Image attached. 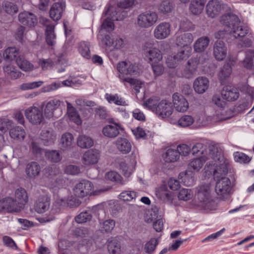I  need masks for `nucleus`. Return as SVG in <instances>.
Wrapping results in <instances>:
<instances>
[{
    "label": "nucleus",
    "instance_id": "f257e3e1",
    "mask_svg": "<svg viewBox=\"0 0 254 254\" xmlns=\"http://www.w3.org/2000/svg\"><path fill=\"white\" fill-rule=\"evenodd\" d=\"M221 22L227 25L229 34L235 38L243 37L248 33L247 26L244 25L236 15H224L221 17Z\"/></svg>",
    "mask_w": 254,
    "mask_h": 254
},
{
    "label": "nucleus",
    "instance_id": "f03ea898",
    "mask_svg": "<svg viewBox=\"0 0 254 254\" xmlns=\"http://www.w3.org/2000/svg\"><path fill=\"white\" fill-rule=\"evenodd\" d=\"M212 159L214 161H221L223 159V153L220 148L214 146H209V153L207 157L204 155L199 158L193 159L189 163V168H192L194 171H198L203 166V164L207 159Z\"/></svg>",
    "mask_w": 254,
    "mask_h": 254
},
{
    "label": "nucleus",
    "instance_id": "7ed1b4c3",
    "mask_svg": "<svg viewBox=\"0 0 254 254\" xmlns=\"http://www.w3.org/2000/svg\"><path fill=\"white\" fill-rule=\"evenodd\" d=\"M113 10L114 7L110 6L106 11L105 15L109 14L110 16L103 21L101 25V33L104 31L108 32L112 31L114 29V21L122 20L127 16V13L126 11H123L122 14H119V12L115 13Z\"/></svg>",
    "mask_w": 254,
    "mask_h": 254
},
{
    "label": "nucleus",
    "instance_id": "20e7f679",
    "mask_svg": "<svg viewBox=\"0 0 254 254\" xmlns=\"http://www.w3.org/2000/svg\"><path fill=\"white\" fill-rule=\"evenodd\" d=\"M117 67L120 73L119 77L123 82H126L124 80V78H126L124 75L135 76L139 73V68L138 65L130 61L121 62L118 64Z\"/></svg>",
    "mask_w": 254,
    "mask_h": 254
},
{
    "label": "nucleus",
    "instance_id": "39448f33",
    "mask_svg": "<svg viewBox=\"0 0 254 254\" xmlns=\"http://www.w3.org/2000/svg\"><path fill=\"white\" fill-rule=\"evenodd\" d=\"M73 193L77 197H84L88 195H97L98 192L94 191V185L92 182L82 180L74 186Z\"/></svg>",
    "mask_w": 254,
    "mask_h": 254
},
{
    "label": "nucleus",
    "instance_id": "423d86ee",
    "mask_svg": "<svg viewBox=\"0 0 254 254\" xmlns=\"http://www.w3.org/2000/svg\"><path fill=\"white\" fill-rule=\"evenodd\" d=\"M158 18L156 12L146 11L138 15L136 25L141 28H148L153 26L157 22Z\"/></svg>",
    "mask_w": 254,
    "mask_h": 254
},
{
    "label": "nucleus",
    "instance_id": "0eeeda50",
    "mask_svg": "<svg viewBox=\"0 0 254 254\" xmlns=\"http://www.w3.org/2000/svg\"><path fill=\"white\" fill-rule=\"evenodd\" d=\"M25 115L32 124H40L43 120V112L36 107H30L25 111Z\"/></svg>",
    "mask_w": 254,
    "mask_h": 254
},
{
    "label": "nucleus",
    "instance_id": "6e6552de",
    "mask_svg": "<svg viewBox=\"0 0 254 254\" xmlns=\"http://www.w3.org/2000/svg\"><path fill=\"white\" fill-rule=\"evenodd\" d=\"M216 180L215 191L220 196L223 198L227 195L231 190V181L230 179L225 177H222L220 179Z\"/></svg>",
    "mask_w": 254,
    "mask_h": 254
},
{
    "label": "nucleus",
    "instance_id": "1a4fd4ad",
    "mask_svg": "<svg viewBox=\"0 0 254 254\" xmlns=\"http://www.w3.org/2000/svg\"><path fill=\"white\" fill-rule=\"evenodd\" d=\"M171 30L170 24L168 22H162L155 28L153 35L156 39L163 40L169 37Z\"/></svg>",
    "mask_w": 254,
    "mask_h": 254
},
{
    "label": "nucleus",
    "instance_id": "9d476101",
    "mask_svg": "<svg viewBox=\"0 0 254 254\" xmlns=\"http://www.w3.org/2000/svg\"><path fill=\"white\" fill-rule=\"evenodd\" d=\"M100 157V152L96 149L86 151L83 155L82 161L85 165H94L98 163Z\"/></svg>",
    "mask_w": 254,
    "mask_h": 254
},
{
    "label": "nucleus",
    "instance_id": "9b49d317",
    "mask_svg": "<svg viewBox=\"0 0 254 254\" xmlns=\"http://www.w3.org/2000/svg\"><path fill=\"white\" fill-rule=\"evenodd\" d=\"M18 20L23 25L29 27H34L38 22L36 16L28 11H23L18 14Z\"/></svg>",
    "mask_w": 254,
    "mask_h": 254
},
{
    "label": "nucleus",
    "instance_id": "f8f14e48",
    "mask_svg": "<svg viewBox=\"0 0 254 254\" xmlns=\"http://www.w3.org/2000/svg\"><path fill=\"white\" fill-rule=\"evenodd\" d=\"M145 59L150 64L161 62L163 56L161 52L157 48H152L144 50Z\"/></svg>",
    "mask_w": 254,
    "mask_h": 254
},
{
    "label": "nucleus",
    "instance_id": "ddd939ff",
    "mask_svg": "<svg viewBox=\"0 0 254 254\" xmlns=\"http://www.w3.org/2000/svg\"><path fill=\"white\" fill-rule=\"evenodd\" d=\"M198 64L199 61L197 59H190L183 70V76L187 78L193 77L196 74Z\"/></svg>",
    "mask_w": 254,
    "mask_h": 254
},
{
    "label": "nucleus",
    "instance_id": "4468645a",
    "mask_svg": "<svg viewBox=\"0 0 254 254\" xmlns=\"http://www.w3.org/2000/svg\"><path fill=\"white\" fill-rule=\"evenodd\" d=\"M193 40L192 34L182 31L176 34V44L178 46L186 48L191 47L190 44Z\"/></svg>",
    "mask_w": 254,
    "mask_h": 254
},
{
    "label": "nucleus",
    "instance_id": "2eb2a0df",
    "mask_svg": "<svg viewBox=\"0 0 254 254\" xmlns=\"http://www.w3.org/2000/svg\"><path fill=\"white\" fill-rule=\"evenodd\" d=\"M173 106L169 101L163 100L159 102L156 113L162 118L169 117L173 113Z\"/></svg>",
    "mask_w": 254,
    "mask_h": 254
},
{
    "label": "nucleus",
    "instance_id": "dca6fc26",
    "mask_svg": "<svg viewBox=\"0 0 254 254\" xmlns=\"http://www.w3.org/2000/svg\"><path fill=\"white\" fill-rule=\"evenodd\" d=\"M223 159H224V157L223 156ZM223 159L221 160V161H218L220 163L223 161ZM216 162L213 160L209 162V165L214 166L216 165V168H215L213 172V177L215 180L220 179L222 178V177H225V175L227 174L228 171V169L227 167V164L224 162L222 163H220V164H216Z\"/></svg>",
    "mask_w": 254,
    "mask_h": 254
},
{
    "label": "nucleus",
    "instance_id": "f3484780",
    "mask_svg": "<svg viewBox=\"0 0 254 254\" xmlns=\"http://www.w3.org/2000/svg\"><path fill=\"white\" fill-rule=\"evenodd\" d=\"M156 195L160 200L169 203L173 202L174 197V193L169 191L165 185H161L156 189Z\"/></svg>",
    "mask_w": 254,
    "mask_h": 254
},
{
    "label": "nucleus",
    "instance_id": "a211bd4d",
    "mask_svg": "<svg viewBox=\"0 0 254 254\" xmlns=\"http://www.w3.org/2000/svg\"><path fill=\"white\" fill-rule=\"evenodd\" d=\"M209 184L202 185L199 187L197 192V198L200 202H203L207 206L211 202Z\"/></svg>",
    "mask_w": 254,
    "mask_h": 254
},
{
    "label": "nucleus",
    "instance_id": "6ab92c4d",
    "mask_svg": "<svg viewBox=\"0 0 254 254\" xmlns=\"http://www.w3.org/2000/svg\"><path fill=\"white\" fill-rule=\"evenodd\" d=\"M173 101L174 108L178 112H185L188 110L189 103L182 95L178 93H174L173 95Z\"/></svg>",
    "mask_w": 254,
    "mask_h": 254
},
{
    "label": "nucleus",
    "instance_id": "aec40b11",
    "mask_svg": "<svg viewBox=\"0 0 254 254\" xmlns=\"http://www.w3.org/2000/svg\"><path fill=\"white\" fill-rule=\"evenodd\" d=\"M50 198L46 195H40L34 203V209L38 213L46 212L50 207Z\"/></svg>",
    "mask_w": 254,
    "mask_h": 254
},
{
    "label": "nucleus",
    "instance_id": "412c9836",
    "mask_svg": "<svg viewBox=\"0 0 254 254\" xmlns=\"http://www.w3.org/2000/svg\"><path fill=\"white\" fill-rule=\"evenodd\" d=\"M123 129L121 125L113 123L104 127L102 129V133L107 137L114 138L119 134L120 130Z\"/></svg>",
    "mask_w": 254,
    "mask_h": 254
},
{
    "label": "nucleus",
    "instance_id": "4be33fe9",
    "mask_svg": "<svg viewBox=\"0 0 254 254\" xmlns=\"http://www.w3.org/2000/svg\"><path fill=\"white\" fill-rule=\"evenodd\" d=\"M223 98L227 101H234L239 97V92L236 88L232 86L224 87L221 91Z\"/></svg>",
    "mask_w": 254,
    "mask_h": 254
},
{
    "label": "nucleus",
    "instance_id": "5701e85b",
    "mask_svg": "<svg viewBox=\"0 0 254 254\" xmlns=\"http://www.w3.org/2000/svg\"><path fill=\"white\" fill-rule=\"evenodd\" d=\"M102 42L106 46H113L114 48L119 49L122 47L124 40L118 36L114 37L113 35L107 34L102 38Z\"/></svg>",
    "mask_w": 254,
    "mask_h": 254
},
{
    "label": "nucleus",
    "instance_id": "b1692460",
    "mask_svg": "<svg viewBox=\"0 0 254 254\" xmlns=\"http://www.w3.org/2000/svg\"><path fill=\"white\" fill-rule=\"evenodd\" d=\"M65 7L64 1L55 3L52 6L50 11V16L55 21L59 20Z\"/></svg>",
    "mask_w": 254,
    "mask_h": 254
},
{
    "label": "nucleus",
    "instance_id": "393cba45",
    "mask_svg": "<svg viewBox=\"0 0 254 254\" xmlns=\"http://www.w3.org/2000/svg\"><path fill=\"white\" fill-rule=\"evenodd\" d=\"M227 48L225 43L221 40L217 41L214 45L213 55L218 61L223 60L226 56Z\"/></svg>",
    "mask_w": 254,
    "mask_h": 254
},
{
    "label": "nucleus",
    "instance_id": "a878e982",
    "mask_svg": "<svg viewBox=\"0 0 254 254\" xmlns=\"http://www.w3.org/2000/svg\"><path fill=\"white\" fill-rule=\"evenodd\" d=\"M41 167L38 163L33 161L28 163L25 168V173L27 178L30 179L36 178L41 172Z\"/></svg>",
    "mask_w": 254,
    "mask_h": 254
},
{
    "label": "nucleus",
    "instance_id": "bb28decb",
    "mask_svg": "<svg viewBox=\"0 0 254 254\" xmlns=\"http://www.w3.org/2000/svg\"><path fill=\"white\" fill-rule=\"evenodd\" d=\"M61 103V101L57 99L48 101L45 104L44 109L45 116L48 118L55 116L54 112L59 108Z\"/></svg>",
    "mask_w": 254,
    "mask_h": 254
},
{
    "label": "nucleus",
    "instance_id": "cd10ccee",
    "mask_svg": "<svg viewBox=\"0 0 254 254\" xmlns=\"http://www.w3.org/2000/svg\"><path fill=\"white\" fill-rule=\"evenodd\" d=\"M209 85V82L206 77L199 76L194 80L193 86L196 93L203 94L207 90Z\"/></svg>",
    "mask_w": 254,
    "mask_h": 254
},
{
    "label": "nucleus",
    "instance_id": "c85d7f7f",
    "mask_svg": "<svg viewBox=\"0 0 254 254\" xmlns=\"http://www.w3.org/2000/svg\"><path fill=\"white\" fill-rule=\"evenodd\" d=\"M0 207H1L2 209H5L8 211H18L23 206H20L15 199L7 197L2 201H0Z\"/></svg>",
    "mask_w": 254,
    "mask_h": 254
},
{
    "label": "nucleus",
    "instance_id": "c756f323",
    "mask_svg": "<svg viewBox=\"0 0 254 254\" xmlns=\"http://www.w3.org/2000/svg\"><path fill=\"white\" fill-rule=\"evenodd\" d=\"M221 9V4L218 0H209L206 6L207 14L212 18L218 15Z\"/></svg>",
    "mask_w": 254,
    "mask_h": 254
},
{
    "label": "nucleus",
    "instance_id": "7c9ffc66",
    "mask_svg": "<svg viewBox=\"0 0 254 254\" xmlns=\"http://www.w3.org/2000/svg\"><path fill=\"white\" fill-rule=\"evenodd\" d=\"M117 149L123 154L128 153L131 149V144L129 140L124 137H120L116 141Z\"/></svg>",
    "mask_w": 254,
    "mask_h": 254
},
{
    "label": "nucleus",
    "instance_id": "2f4dec72",
    "mask_svg": "<svg viewBox=\"0 0 254 254\" xmlns=\"http://www.w3.org/2000/svg\"><path fill=\"white\" fill-rule=\"evenodd\" d=\"M206 0H192L190 4V10L194 15H198L202 11Z\"/></svg>",
    "mask_w": 254,
    "mask_h": 254
},
{
    "label": "nucleus",
    "instance_id": "473e14b6",
    "mask_svg": "<svg viewBox=\"0 0 254 254\" xmlns=\"http://www.w3.org/2000/svg\"><path fill=\"white\" fill-rule=\"evenodd\" d=\"M73 143V136L72 134L67 132L62 135L60 139V144L63 149H70Z\"/></svg>",
    "mask_w": 254,
    "mask_h": 254
},
{
    "label": "nucleus",
    "instance_id": "72a5a7b5",
    "mask_svg": "<svg viewBox=\"0 0 254 254\" xmlns=\"http://www.w3.org/2000/svg\"><path fill=\"white\" fill-rule=\"evenodd\" d=\"M179 178L181 179L185 186H191L194 184V174L191 171H186V172H181L179 175Z\"/></svg>",
    "mask_w": 254,
    "mask_h": 254
},
{
    "label": "nucleus",
    "instance_id": "f704fd0d",
    "mask_svg": "<svg viewBox=\"0 0 254 254\" xmlns=\"http://www.w3.org/2000/svg\"><path fill=\"white\" fill-rule=\"evenodd\" d=\"M105 98L110 103H114L117 105L123 106H127L128 105L123 98L120 97L117 94L113 95L106 93Z\"/></svg>",
    "mask_w": 254,
    "mask_h": 254
},
{
    "label": "nucleus",
    "instance_id": "c9c22d12",
    "mask_svg": "<svg viewBox=\"0 0 254 254\" xmlns=\"http://www.w3.org/2000/svg\"><path fill=\"white\" fill-rule=\"evenodd\" d=\"M41 136L43 143L46 146L53 144L56 138V135L53 130H43Z\"/></svg>",
    "mask_w": 254,
    "mask_h": 254
},
{
    "label": "nucleus",
    "instance_id": "e433bc0d",
    "mask_svg": "<svg viewBox=\"0 0 254 254\" xmlns=\"http://www.w3.org/2000/svg\"><path fill=\"white\" fill-rule=\"evenodd\" d=\"M67 113L71 121L78 125L81 123V120L76 110L68 102H67Z\"/></svg>",
    "mask_w": 254,
    "mask_h": 254
},
{
    "label": "nucleus",
    "instance_id": "4c0bfd02",
    "mask_svg": "<svg viewBox=\"0 0 254 254\" xmlns=\"http://www.w3.org/2000/svg\"><path fill=\"white\" fill-rule=\"evenodd\" d=\"M15 197V199L19 203L20 206H23L28 200V197L26 191L25 189L21 188L16 190Z\"/></svg>",
    "mask_w": 254,
    "mask_h": 254
},
{
    "label": "nucleus",
    "instance_id": "58836bf2",
    "mask_svg": "<svg viewBox=\"0 0 254 254\" xmlns=\"http://www.w3.org/2000/svg\"><path fill=\"white\" fill-rule=\"evenodd\" d=\"M108 249L110 254H120L121 244L116 238H111L108 240Z\"/></svg>",
    "mask_w": 254,
    "mask_h": 254
},
{
    "label": "nucleus",
    "instance_id": "ea45409f",
    "mask_svg": "<svg viewBox=\"0 0 254 254\" xmlns=\"http://www.w3.org/2000/svg\"><path fill=\"white\" fill-rule=\"evenodd\" d=\"M209 39L207 37H202L198 39L194 44V50L200 53L203 51L208 46Z\"/></svg>",
    "mask_w": 254,
    "mask_h": 254
},
{
    "label": "nucleus",
    "instance_id": "a19ab883",
    "mask_svg": "<svg viewBox=\"0 0 254 254\" xmlns=\"http://www.w3.org/2000/svg\"><path fill=\"white\" fill-rule=\"evenodd\" d=\"M10 136L17 140H23L25 136V132L22 127H16L11 128L9 131Z\"/></svg>",
    "mask_w": 254,
    "mask_h": 254
},
{
    "label": "nucleus",
    "instance_id": "79ce46f5",
    "mask_svg": "<svg viewBox=\"0 0 254 254\" xmlns=\"http://www.w3.org/2000/svg\"><path fill=\"white\" fill-rule=\"evenodd\" d=\"M78 51L83 58L86 59H89L91 58L90 44L88 42H80L78 46Z\"/></svg>",
    "mask_w": 254,
    "mask_h": 254
},
{
    "label": "nucleus",
    "instance_id": "37998d69",
    "mask_svg": "<svg viewBox=\"0 0 254 254\" xmlns=\"http://www.w3.org/2000/svg\"><path fill=\"white\" fill-rule=\"evenodd\" d=\"M54 27V25H49L46 27L45 31L46 40L47 44L49 46H53L56 43Z\"/></svg>",
    "mask_w": 254,
    "mask_h": 254
},
{
    "label": "nucleus",
    "instance_id": "c03bdc74",
    "mask_svg": "<svg viewBox=\"0 0 254 254\" xmlns=\"http://www.w3.org/2000/svg\"><path fill=\"white\" fill-rule=\"evenodd\" d=\"M164 158L167 162H174L179 159L180 154L177 149L169 148L164 155Z\"/></svg>",
    "mask_w": 254,
    "mask_h": 254
},
{
    "label": "nucleus",
    "instance_id": "a18cd8bd",
    "mask_svg": "<svg viewBox=\"0 0 254 254\" xmlns=\"http://www.w3.org/2000/svg\"><path fill=\"white\" fill-rule=\"evenodd\" d=\"M77 144L78 146L82 148H90L93 145V140L88 136L81 135L78 138Z\"/></svg>",
    "mask_w": 254,
    "mask_h": 254
},
{
    "label": "nucleus",
    "instance_id": "49530a36",
    "mask_svg": "<svg viewBox=\"0 0 254 254\" xmlns=\"http://www.w3.org/2000/svg\"><path fill=\"white\" fill-rule=\"evenodd\" d=\"M174 8V4L172 0H164L160 4L158 10L163 14H168L172 12Z\"/></svg>",
    "mask_w": 254,
    "mask_h": 254
},
{
    "label": "nucleus",
    "instance_id": "de8ad7c7",
    "mask_svg": "<svg viewBox=\"0 0 254 254\" xmlns=\"http://www.w3.org/2000/svg\"><path fill=\"white\" fill-rule=\"evenodd\" d=\"M191 51V47H187L186 48L181 47V49L175 56L176 58L180 62H181L182 61L187 60L190 57Z\"/></svg>",
    "mask_w": 254,
    "mask_h": 254
},
{
    "label": "nucleus",
    "instance_id": "09e8293b",
    "mask_svg": "<svg viewBox=\"0 0 254 254\" xmlns=\"http://www.w3.org/2000/svg\"><path fill=\"white\" fill-rule=\"evenodd\" d=\"M15 61L17 65L23 71H28L33 68V64L26 60L23 57L18 56Z\"/></svg>",
    "mask_w": 254,
    "mask_h": 254
},
{
    "label": "nucleus",
    "instance_id": "8fccbe9b",
    "mask_svg": "<svg viewBox=\"0 0 254 254\" xmlns=\"http://www.w3.org/2000/svg\"><path fill=\"white\" fill-rule=\"evenodd\" d=\"M135 0H121L118 3V7L116 10L114 11L115 13L119 12V14H122L123 11H126L125 9L131 7L134 3ZM127 13L128 12L126 10Z\"/></svg>",
    "mask_w": 254,
    "mask_h": 254
},
{
    "label": "nucleus",
    "instance_id": "3c124183",
    "mask_svg": "<svg viewBox=\"0 0 254 254\" xmlns=\"http://www.w3.org/2000/svg\"><path fill=\"white\" fill-rule=\"evenodd\" d=\"M18 55V51L15 47H8L4 50L3 53L4 60L7 61L16 60Z\"/></svg>",
    "mask_w": 254,
    "mask_h": 254
},
{
    "label": "nucleus",
    "instance_id": "603ef678",
    "mask_svg": "<svg viewBox=\"0 0 254 254\" xmlns=\"http://www.w3.org/2000/svg\"><path fill=\"white\" fill-rule=\"evenodd\" d=\"M191 151L193 155L197 156L202 155V156L204 155L207 157L208 155V154H207L206 145L201 143H197L194 144L192 147Z\"/></svg>",
    "mask_w": 254,
    "mask_h": 254
},
{
    "label": "nucleus",
    "instance_id": "864d4df0",
    "mask_svg": "<svg viewBox=\"0 0 254 254\" xmlns=\"http://www.w3.org/2000/svg\"><path fill=\"white\" fill-rule=\"evenodd\" d=\"M46 158L50 161L57 163L62 160V157L59 151L49 150L45 152Z\"/></svg>",
    "mask_w": 254,
    "mask_h": 254
},
{
    "label": "nucleus",
    "instance_id": "5fc2aeb1",
    "mask_svg": "<svg viewBox=\"0 0 254 254\" xmlns=\"http://www.w3.org/2000/svg\"><path fill=\"white\" fill-rule=\"evenodd\" d=\"M115 226V221L113 219H108L100 223L101 230L106 233H111Z\"/></svg>",
    "mask_w": 254,
    "mask_h": 254
},
{
    "label": "nucleus",
    "instance_id": "6e6d98bb",
    "mask_svg": "<svg viewBox=\"0 0 254 254\" xmlns=\"http://www.w3.org/2000/svg\"><path fill=\"white\" fill-rule=\"evenodd\" d=\"M158 244V241L156 238H151L144 245V250L147 254H152Z\"/></svg>",
    "mask_w": 254,
    "mask_h": 254
},
{
    "label": "nucleus",
    "instance_id": "4d7b16f0",
    "mask_svg": "<svg viewBox=\"0 0 254 254\" xmlns=\"http://www.w3.org/2000/svg\"><path fill=\"white\" fill-rule=\"evenodd\" d=\"M159 103L158 98L155 97L148 99L143 103V105L149 110H151L153 112H155L156 113Z\"/></svg>",
    "mask_w": 254,
    "mask_h": 254
},
{
    "label": "nucleus",
    "instance_id": "13d9d810",
    "mask_svg": "<svg viewBox=\"0 0 254 254\" xmlns=\"http://www.w3.org/2000/svg\"><path fill=\"white\" fill-rule=\"evenodd\" d=\"M194 122V120L191 116L184 115L178 120V124L180 126L185 127L191 126Z\"/></svg>",
    "mask_w": 254,
    "mask_h": 254
},
{
    "label": "nucleus",
    "instance_id": "bf43d9fd",
    "mask_svg": "<svg viewBox=\"0 0 254 254\" xmlns=\"http://www.w3.org/2000/svg\"><path fill=\"white\" fill-rule=\"evenodd\" d=\"M151 66L155 76H160L164 73L165 68L162 61L152 64Z\"/></svg>",
    "mask_w": 254,
    "mask_h": 254
},
{
    "label": "nucleus",
    "instance_id": "052dcab7",
    "mask_svg": "<svg viewBox=\"0 0 254 254\" xmlns=\"http://www.w3.org/2000/svg\"><path fill=\"white\" fill-rule=\"evenodd\" d=\"M232 73V67L228 64H224L219 73V77L221 81L229 77Z\"/></svg>",
    "mask_w": 254,
    "mask_h": 254
},
{
    "label": "nucleus",
    "instance_id": "680f3d73",
    "mask_svg": "<svg viewBox=\"0 0 254 254\" xmlns=\"http://www.w3.org/2000/svg\"><path fill=\"white\" fill-rule=\"evenodd\" d=\"M92 218V215L88 211H85L80 213L75 218V221L78 223H82L89 221Z\"/></svg>",
    "mask_w": 254,
    "mask_h": 254
},
{
    "label": "nucleus",
    "instance_id": "e2e57ef3",
    "mask_svg": "<svg viewBox=\"0 0 254 254\" xmlns=\"http://www.w3.org/2000/svg\"><path fill=\"white\" fill-rule=\"evenodd\" d=\"M136 194L135 191L126 190L124 191L119 195V198L124 201H131L135 199Z\"/></svg>",
    "mask_w": 254,
    "mask_h": 254
},
{
    "label": "nucleus",
    "instance_id": "0e129e2a",
    "mask_svg": "<svg viewBox=\"0 0 254 254\" xmlns=\"http://www.w3.org/2000/svg\"><path fill=\"white\" fill-rule=\"evenodd\" d=\"M193 194L190 190L187 189H182L178 195L179 199L187 201L192 197Z\"/></svg>",
    "mask_w": 254,
    "mask_h": 254
},
{
    "label": "nucleus",
    "instance_id": "69168bd1",
    "mask_svg": "<svg viewBox=\"0 0 254 254\" xmlns=\"http://www.w3.org/2000/svg\"><path fill=\"white\" fill-rule=\"evenodd\" d=\"M43 82L41 81H34L29 83H24L20 86V89L22 90L32 89L39 87L42 85Z\"/></svg>",
    "mask_w": 254,
    "mask_h": 254
},
{
    "label": "nucleus",
    "instance_id": "338daca9",
    "mask_svg": "<svg viewBox=\"0 0 254 254\" xmlns=\"http://www.w3.org/2000/svg\"><path fill=\"white\" fill-rule=\"evenodd\" d=\"M4 9L6 13L11 15L18 11V7L17 5L9 1H6L4 3Z\"/></svg>",
    "mask_w": 254,
    "mask_h": 254
},
{
    "label": "nucleus",
    "instance_id": "774afa93",
    "mask_svg": "<svg viewBox=\"0 0 254 254\" xmlns=\"http://www.w3.org/2000/svg\"><path fill=\"white\" fill-rule=\"evenodd\" d=\"M2 242L4 246L12 249L17 250L18 247L14 241L10 237L4 236L2 237Z\"/></svg>",
    "mask_w": 254,
    "mask_h": 254
}]
</instances>
